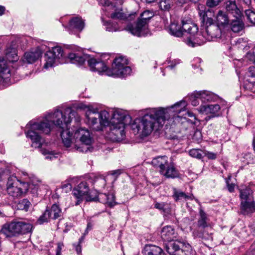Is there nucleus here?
<instances>
[{"label":"nucleus","instance_id":"9b49d317","mask_svg":"<svg viewBox=\"0 0 255 255\" xmlns=\"http://www.w3.org/2000/svg\"><path fill=\"white\" fill-rule=\"evenodd\" d=\"M63 53L62 49L60 46L54 47L51 50L47 51L44 55L46 63L44 65V68L47 69L52 67L56 60H59L63 56Z\"/></svg>","mask_w":255,"mask_h":255},{"label":"nucleus","instance_id":"2eb2a0df","mask_svg":"<svg viewBox=\"0 0 255 255\" xmlns=\"http://www.w3.org/2000/svg\"><path fill=\"white\" fill-rule=\"evenodd\" d=\"M166 178L175 179L180 177V173L173 163H168L160 173Z\"/></svg>","mask_w":255,"mask_h":255},{"label":"nucleus","instance_id":"f257e3e1","mask_svg":"<svg viewBox=\"0 0 255 255\" xmlns=\"http://www.w3.org/2000/svg\"><path fill=\"white\" fill-rule=\"evenodd\" d=\"M76 115V112L69 107L65 109L64 113L61 110L56 109L50 116L51 119L50 121L46 120L40 123L30 121L29 123L30 129L25 133L26 135L32 141V146L40 148L42 145L43 140L35 130L47 134L50 133L52 127L54 125L59 128L61 137L64 146L69 147L71 146L73 133H71L68 128V125L71 123L72 118L75 117Z\"/></svg>","mask_w":255,"mask_h":255},{"label":"nucleus","instance_id":"1a4fd4ad","mask_svg":"<svg viewBox=\"0 0 255 255\" xmlns=\"http://www.w3.org/2000/svg\"><path fill=\"white\" fill-rule=\"evenodd\" d=\"M73 136L76 139H79L82 143L81 146L75 145L77 151L81 152H86L90 150L91 148L90 146L93 141V138L88 129L82 128H79L75 131Z\"/></svg>","mask_w":255,"mask_h":255},{"label":"nucleus","instance_id":"b1692460","mask_svg":"<svg viewBox=\"0 0 255 255\" xmlns=\"http://www.w3.org/2000/svg\"><path fill=\"white\" fill-rule=\"evenodd\" d=\"M230 20L226 12L220 10L216 16V24L220 27H225L229 24Z\"/></svg>","mask_w":255,"mask_h":255},{"label":"nucleus","instance_id":"4d7b16f0","mask_svg":"<svg viewBox=\"0 0 255 255\" xmlns=\"http://www.w3.org/2000/svg\"><path fill=\"white\" fill-rule=\"evenodd\" d=\"M194 62L195 63H193L192 64V66L194 67V68H198L200 67V65H199L198 66L195 65L196 63H201V59L200 58H195L194 59Z\"/></svg>","mask_w":255,"mask_h":255},{"label":"nucleus","instance_id":"f3484780","mask_svg":"<svg viewBox=\"0 0 255 255\" xmlns=\"http://www.w3.org/2000/svg\"><path fill=\"white\" fill-rule=\"evenodd\" d=\"M220 106L218 104L202 105L200 107L199 111L206 115L211 114L212 117H216L220 115Z\"/></svg>","mask_w":255,"mask_h":255},{"label":"nucleus","instance_id":"c756f323","mask_svg":"<svg viewBox=\"0 0 255 255\" xmlns=\"http://www.w3.org/2000/svg\"><path fill=\"white\" fill-rule=\"evenodd\" d=\"M168 30L171 35L179 37L183 36L181 24H179L175 22L171 23L169 26Z\"/></svg>","mask_w":255,"mask_h":255},{"label":"nucleus","instance_id":"c9c22d12","mask_svg":"<svg viewBox=\"0 0 255 255\" xmlns=\"http://www.w3.org/2000/svg\"><path fill=\"white\" fill-rule=\"evenodd\" d=\"M100 197H103V198H105V202L108 205L109 207H112L116 204V202H115L116 197L114 194H100Z\"/></svg>","mask_w":255,"mask_h":255},{"label":"nucleus","instance_id":"72a5a7b5","mask_svg":"<svg viewBox=\"0 0 255 255\" xmlns=\"http://www.w3.org/2000/svg\"><path fill=\"white\" fill-rule=\"evenodd\" d=\"M6 57L11 62L17 61L18 59L16 49L14 48H7L5 52Z\"/></svg>","mask_w":255,"mask_h":255},{"label":"nucleus","instance_id":"5fc2aeb1","mask_svg":"<svg viewBox=\"0 0 255 255\" xmlns=\"http://www.w3.org/2000/svg\"><path fill=\"white\" fill-rule=\"evenodd\" d=\"M29 187H28V189L29 188L31 189V192H32L33 194H35L37 192L38 190V187L36 185H34L33 184H29Z\"/></svg>","mask_w":255,"mask_h":255},{"label":"nucleus","instance_id":"20e7f679","mask_svg":"<svg viewBox=\"0 0 255 255\" xmlns=\"http://www.w3.org/2000/svg\"><path fill=\"white\" fill-rule=\"evenodd\" d=\"M86 117L93 128L96 131L102 130L103 127L109 126V124L115 125L124 123L126 125L128 121L130 123L131 120L129 115L120 110L113 113L110 121L109 113L105 110L100 112L90 110L86 113Z\"/></svg>","mask_w":255,"mask_h":255},{"label":"nucleus","instance_id":"69168bd1","mask_svg":"<svg viewBox=\"0 0 255 255\" xmlns=\"http://www.w3.org/2000/svg\"><path fill=\"white\" fill-rule=\"evenodd\" d=\"M67 187H69V188H71V185L70 183H67L63 184L61 185V188L62 189L67 188Z\"/></svg>","mask_w":255,"mask_h":255},{"label":"nucleus","instance_id":"bf43d9fd","mask_svg":"<svg viewBox=\"0 0 255 255\" xmlns=\"http://www.w3.org/2000/svg\"><path fill=\"white\" fill-rule=\"evenodd\" d=\"M122 173V170L121 169H117L111 171V174L113 176H118Z\"/></svg>","mask_w":255,"mask_h":255},{"label":"nucleus","instance_id":"39448f33","mask_svg":"<svg viewBox=\"0 0 255 255\" xmlns=\"http://www.w3.org/2000/svg\"><path fill=\"white\" fill-rule=\"evenodd\" d=\"M31 224L21 221H12L2 225L0 231L6 237H13L30 233L33 229Z\"/></svg>","mask_w":255,"mask_h":255},{"label":"nucleus","instance_id":"4c0bfd02","mask_svg":"<svg viewBox=\"0 0 255 255\" xmlns=\"http://www.w3.org/2000/svg\"><path fill=\"white\" fill-rule=\"evenodd\" d=\"M154 207L155 209L163 212L165 214H169L170 212V209L168 204L165 202H155Z\"/></svg>","mask_w":255,"mask_h":255},{"label":"nucleus","instance_id":"58836bf2","mask_svg":"<svg viewBox=\"0 0 255 255\" xmlns=\"http://www.w3.org/2000/svg\"><path fill=\"white\" fill-rule=\"evenodd\" d=\"M158 5L162 10L169 11L173 6V1L172 0H160Z\"/></svg>","mask_w":255,"mask_h":255},{"label":"nucleus","instance_id":"0eeeda50","mask_svg":"<svg viewBox=\"0 0 255 255\" xmlns=\"http://www.w3.org/2000/svg\"><path fill=\"white\" fill-rule=\"evenodd\" d=\"M29 186L28 182H21L16 176H12L8 178L6 191L9 196L16 199L25 194L28 192Z\"/></svg>","mask_w":255,"mask_h":255},{"label":"nucleus","instance_id":"a18cd8bd","mask_svg":"<svg viewBox=\"0 0 255 255\" xmlns=\"http://www.w3.org/2000/svg\"><path fill=\"white\" fill-rule=\"evenodd\" d=\"M202 150L198 149H192L189 151V154L191 156L200 159L203 158Z\"/></svg>","mask_w":255,"mask_h":255},{"label":"nucleus","instance_id":"0e129e2a","mask_svg":"<svg viewBox=\"0 0 255 255\" xmlns=\"http://www.w3.org/2000/svg\"><path fill=\"white\" fill-rule=\"evenodd\" d=\"M5 10V7L2 5H0V15H3L4 13Z\"/></svg>","mask_w":255,"mask_h":255},{"label":"nucleus","instance_id":"9d476101","mask_svg":"<svg viewBox=\"0 0 255 255\" xmlns=\"http://www.w3.org/2000/svg\"><path fill=\"white\" fill-rule=\"evenodd\" d=\"M124 29L132 35L137 37L145 36L149 32L148 27L145 22H142L138 18L136 21L132 23H128Z\"/></svg>","mask_w":255,"mask_h":255},{"label":"nucleus","instance_id":"c85d7f7f","mask_svg":"<svg viewBox=\"0 0 255 255\" xmlns=\"http://www.w3.org/2000/svg\"><path fill=\"white\" fill-rule=\"evenodd\" d=\"M172 190V197L175 202H178L183 199L185 200L192 199V195H187L184 192L178 190L176 188H173Z\"/></svg>","mask_w":255,"mask_h":255},{"label":"nucleus","instance_id":"09e8293b","mask_svg":"<svg viewBox=\"0 0 255 255\" xmlns=\"http://www.w3.org/2000/svg\"><path fill=\"white\" fill-rule=\"evenodd\" d=\"M204 155L209 159L214 160L217 158V154L214 152L205 151L204 152Z\"/></svg>","mask_w":255,"mask_h":255},{"label":"nucleus","instance_id":"e433bc0d","mask_svg":"<svg viewBox=\"0 0 255 255\" xmlns=\"http://www.w3.org/2000/svg\"><path fill=\"white\" fill-rule=\"evenodd\" d=\"M99 193L96 190H89V193L86 196L84 199L86 202L99 201Z\"/></svg>","mask_w":255,"mask_h":255},{"label":"nucleus","instance_id":"dca6fc26","mask_svg":"<svg viewBox=\"0 0 255 255\" xmlns=\"http://www.w3.org/2000/svg\"><path fill=\"white\" fill-rule=\"evenodd\" d=\"M178 234L171 226L164 227L161 232V237L164 241L170 242L177 240Z\"/></svg>","mask_w":255,"mask_h":255},{"label":"nucleus","instance_id":"13d9d810","mask_svg":"<svg viewBox=\"0 0 255 255\" xmlns=\"http://www.w3.org/2000/svg\"><path fill=\"white\" fill-rule=\"evenodd\" d=\"M199 0H177V1L181 4H184L187 3L189 1H191L193 3H196Z\"/></svg>","mask_w":255,"mask_h":255},{"label":"nucleus","instance_id":"8fccbe9b","mask_svg":"<svg viewBox=\"0 0 255 255\" xmlns=\"http://www.w3.org/2000/svg\"><path fill=\"white\" fill-rule=\"evenodd\" d=\"M247 230L246 227L242 228L241 231L239 232V237L246 239L249 236V234L247 233Z\"/></svg>","mask_w":255,"mask_h":255},{"label":"nucleus","instance_id":"de8ad7c7","mask_svg":"<svg viewBox=\"0 0 255 255\" xmlns=\"http://www.w3.org/2000/svg\"><path fill=\"white\" fill-rule=\"evenodd\" d=\"M223 0H207L206 4L208 7H213L218 5Z\"/></svg>","mask_w":255,"mask_h":255},{"label":"nucleus","instance_id":"49530a36","mask_svg":"<svg viewBox=\"0 0 255 255\" xmlns=\"http://www.w3.org/2000/svg\"><path fill=\"white\" fill-rule=\"evenodd\" d=\"M245 13L250 21L255 24V12L249 9L246 10Z\"/></svg>","mask_w":255,"mask_h":255},{"label":"nucleus","instance_id":"6e6d98bb","mask_svg":"<svg viewBox=\"0 0 255 255\" xmlns=\"http://www.w3.org/2000/svg\"><path fill=\"white\" fill-rule=\"evenodd\" d=\"M181 105H183V108H184L185 107V106H186L185 102L184 101H181L180 102H177V103H176L173 106H172L170 108L171 109H173L174 108L178 107Z\"/></svg>","mask_w":255,"mask_h":255},{"label":"nucleus","instance_id":"412c9836","mask_svg":"<svg viewBox=\"0 0 255 255\" xmlns=\"http://www.w3.org/2000/svg\"><path fill=\"white\" fill-rule=\"evenodd\" d=\"M195 99L192 101V105L196 106L199 104L198 100L203 102L210 101L211 100V94L206 91H200L194 93Z\"/></svg>","mask_w":255,"mask_h":255},{"label":"nucleus","instance_id":"3c124183","mask_svg":"<svg viewBox=\"0 0 255 255\" xmlns=\"http://www.w3.org/2000/svg\"><path fill=\"white\" fill-rule=\"evenodd\" d=\"M230 179V177H229L228 179L226 180V184L228 191L232 193L234 191L235 185L234 184H230L229 180Z\"/></svg>","mask_w":255,"mask_h":255},{"label":"nucleus","instance_id":"473e14b6","mask_svg":"<svg viewBox=\"0 0 255 255\" xmlns=\"http://www.w3.org/2000/svg\"><path fill=\"white\" fill-rule=\"evenodd\" d=\"M240 197L241 199V202L249 201L253 200L252 190L249 188H245L240 190Z\"/></svg>","mask_w":255,"mask_h":255},{"label":"nucleus","instance_id":"2f4dec72","mask_svg":"<svg viewBox=\"0 0 255 255\" xmlns=\"http://www.w3.org/2000/svg\"><path fill=\"white\" fill-rule=\"evenodd\" d=\"M69 25L71 28L81 31L84 27V22L81 17H74L70 20Z\"/></svg>","mask_w":255,"mask_h":255},{"label":"nucleus","instance_id":"bb28decb","mask_svg":"<svg viewBox=\"0 0 255 255\" xmlns=\"http://www.w3.org/2000/svg\"><path fill=\"white\" fill-rule=\"evenodd\" d=\"M241 210L244 215H248L255 212V201L252 200L247 202H241Z\"/></svg>","mask_w":255,"mask_h":255},{"label":"nucleus","instance_id":"6ab92c4d","mask_svg":"<svg viewBox=\"0 0 255 255\" xmlns=\"http://www.w3.org/2000/svg\"><path fill=\"white\" fill-rule=\"evenodd\" d=\"M225 4L227 11L233 14L234 17L239 18L242 16V13L237 7L235 0H228Z\"/></svg>","mask_w":255,"mask_h":255},{"label":"nucleus","instance_id":"774afa93","mask_svg":"<svg viewBox=\"0 0 255 255\" xmlns=\"http://www.w3.org/2000/svg\"><path fill=\"white\" fill-rule=\"evenodd\" d=\"M252 145H253V150L255 152V135H254V138H253Z\"/></svg>","mask_w":255,"mask_h":255},{"label":"nucleus","instance_id":"7ed1b4c3","mask_svg":"<svg viewBox=\"0 0 255 255\" xmlns=\"http://www.w3.org/2000/svg\"><path fill=\"white\" fill-rule=\"evenodd\" d=\"M167 113V109H153L141 118L136 119L131 125V128L134 132L141 131L142 135L146 136L153 130L155 124L158 127L164 125L165 121L169 118Z\"/></svg>","mask_w":255,"mask_h":255},{"label":"nucleus","instance_id":"a19ab883","mask_svg":"<svg viewBox=\"0 0 255 255\" xmlns=\"http://www.w3.org/2000/svg\"><path fill=\"white\" fill-rule=\"evenodd\" d=\"M41 151L42 154L45 156L46 159L52 160L54 158L57 157L58 153H55L53 151H50L45 148H42Z\"/></svg>","mask_w":255,"mask_h":255},{"label":"nucleus","instance_id":"79ce46f5","mask_svg":"<svg viewBox=\"0 0 255 255\" xmlns=\"http://www.w3.org/2000/svg\"><path fill=\"white\" fill-rule=\"evenodd\" d=\"M182 253L181 255H193L194 252L191 246L188 243L184 242V247L181 248Z\"/></svg>","mask_w":255,"mask_h":255},{"label":"nucleus","instance_id":"a878e982","mask_svg":"<svg viewBox=\"0 0 255 255\" xmlns=\"http://www.w3.org/2000/svg\"><path fill=\"white\" fill-rule=\"evenodd\" d=\"M143 253L145 255H164L163 250L158 246L153 245H146Z\"/></svg>","mask_w":255,"mask_h":255},{"label":"nucleus","instance_id":"423d86ee","mask_svg":"<svg viewBox=\"0 0 255 255\" xmlns=\"http://www.w3.org/2000/svg\"><path fill=\"white\" fill-rule=\"evenodd\" d=\"M208 16V12H206L201 18V21L205 25L206 28L201 34H199L200 38L198 40L200 41L203 40V43L206 40L212 41L221 36L220 26L215 23L214 19Z\"/></svg>","mask_w":255,"mask_h":255},{"label":"nucleus","instance_id":"7c9ffc66","mask_svg":"<svg viewBox=\"0 0 255 255\" xmlns=\"http://www.w3.org/2000/svg\"><path fill=\"white\" fill-rule=\"evenodd\" d=\"M241 17L242 16L239 18L235 17V19L231 20V28L234 32H240L244 27V24L241 19Z\"/></svg>","mask_w":255,"mask_h":255},{"label":"nucleus","instance_id":"ea45409f","mask_svg":"<svg viewBox=\"0 0 255 255\" xmlns=\"http://www.w3.org/2000/svg\"><path fill=\"white\" fill-rule=\"evenodd\" d=\"M30 204V202L27 199H24L19 201L17 203V208L18 210H25L27 211Z\"/></svg>","mask_w":255,"mask_h":255},{"label":"nucleus","instance_id":"393cba45","mask_svg":"<svg viewBox=\"0 0 255 255\" xmlns=\"http://www.w3.org/2000/svg\"><path fill=\"white\" fill-rule=\"evenodd\" d=\"M168 162V157L166 156H163L153 158L151 164L154 167L159 169L158 171L160 173Z\"/></svg>","mask_w":255,"mask_h":255},{"label":"nucleus","instance_id":"864d4df0","mask_svg":"<svg viewBox=\"0 0 255 255\" xmlns=\"http://www.w3.org/2000/svg\"><path fill=\"white\" fill-rule=\"evenodd\" d=\"M183 116H187L188 117L193 118L194 120H196V117L194 114L190 111H185V114H183Z\"/></svg>","mask_w":255,"mask_h":255},{"label":"nucleus","instance_id":"5701e85b","mask_svg":"<svg viewBox=\"0 0 255 255\" xmlns=\"http://www.w3.org/2000/svg\"><path fill=\"white\" fill-rule=\"evenodd\" d=\"M136 16L137 13L136 12L127 14L121 11H116L111 14V17L113 19L126 20L127 21L133 20Z\"/></svg>","mask_w":255,"mask_h":255},{"label":"nucleus","instance_id":"a211bd4d","mask_svg":"<svg viewBox=\"0 0 255 255\" xmlns=\"http://www.w3.org/2000/svg\"><path fill=\"white\" fill-rule=\"evenodd\" d=\"M42 52L39 48L24 53L23 61L27 63L32 64L37 61L41 56Z\"/></svg>","mask_w":255,"mask_h":255},{"label":"nucleus","instance_id":"338daca9","mask_svg":"<svg viewBox=\"0 0 255 255\" xmlns=\"http://www.w3.org/2000/svg\"><path fill=\"white\" fill-rule=\"evenodd\" d=\"M85 234H83L81 237L79 239L78 243L81 244L84 241L85 239Z\"/></svg>","mask_w":255,"mask_h":255},{"label":"nucleus","instance_id":"052dcab7","mask_svg":"<svg viewBox=\"0 0 255 255\" xmlns=\"http://www.w3.org/2000/svg\"><path fill=\"white\" fill-rule=\"evenodd\" d=\"M75 248L77 254H79L81 253L82 247L81 246V244L78 243L77 245L75 246Z\"/></svg>","mask_w":255,"mask_h":255},{"label":"nucleus","instance_id":"f8f14e48","mask_svg":"<svg viewBox=\"0 0 255 255\" xmlns=\"http://www.w3.org/2000/svg\"><path fill=\"white\" fill-rule=\"evenodd\" d=\"M89 192V185L86 181L80 182L72 190V194L77 200L75 205H78L81 203Z\"/></svg>","mask_w":255,"mask_h":255},{"label":"nucleus","instance_id":"603ef678","mask_svg":"<svg viewBox=\"0 0 255 255\" xmlns=\"http://www.w3.org/2000/svg\"><path fill=\"white\" fill-rule=\"evenodd\" d=\"M249 76L251 77H255V67L250 66L248 69Z\"/></svg>","mask_w":255,"mask_h":255},{"label":"nucleus","instance_id":"aec40b11","mask_svg":"<svg viewBox=\"0 0 255 255\" xmlns=\"http://www.w3.org/2000/svg\"><path fill=\"white\" fill-rule=\"evenodd\" d=\"M209 219L203 209L200 207L199 209V218L197 221V229H206L211 227L209 223Z\"/></svg>","mask_w":255,"mask_h":255},{"label":"nucleus","instance_id":"f03ea898","mask_svg":"<svg viewBox=\"0 0 255 255\" xmlns=\"http://www.w3.org/2000/svg\"><path fill=\"white\" fill-rule=\"evenodd\" d=\"M70 62L77 65H82L87 60L89 66L93 71L109 76L124 77L130 74L131 69L128 64V60L124 57L116 58L111 69L101 59L91 58L89 55L81 53H70L68 56Z\"/></svg>","mask_w":255,"mask_h":255},{"label":"nucleus","instance_id":"4be33fe9","mask_svg":"<svg viewBox=\"0 0 255 255\" xmlns=\"http://www.w3.org/2000/svg\"><path fill=\"white\" fill-rule=\"evenodd\" d=\"M213 229L212 227L206 229H197L194 232L196 236L205 240L213 239Z\"/></svg>","mask_w":255,"mask_h":255},{"label":"nucleus","instance_id":"680f3d73","mask_svg":"<svg viewBox=\"0 0 255 255\" xmlns=\"http://www.w3.org/2000/svg\"><path fill=\"white\" fill-rule=\"evenodd\" d=\"M99 2L103 5H109L110 3L109 0H100Z\"/></svg>","mask_w":255,"mask_h":255},{"label":"nucleus","instance_id":"6e6552de","mask_svg":"<svg viewBox=\"0 0 255 255\" xmlns=\"http://www.w3.org/2000/svg\"><path fill=\"white\" fill-rule=\"evenodd\" d=\"M181 30L183 35H189L188 36L187 44L194 47L196 45H201L203 44V40L200 41L198 40L200 38L199 36L198 27L197 25L191 21L183 20L181 22Z\"/></svg>","mask_w":255,"mask_h":255},{"label":"nucleus","instance_id":"e2e57ef3","mask_svg":"<svg viewBox=\"0 0 255 255\" xmlns=\"http://www.w3.org/2000/svg\"><path fill=\"white\" fill-rule=\"evenodd\" d=\"M249 255H255V244L251 246Z\"/></svg>","mask_w":255,"mask_h":255},{"label":"nucleus","instance_id":"f704fd0d","mask_svg":"<svg viewBox=\"0 0 255 255\" xmlns=\"http://www.w3.org/2000/svg\"><path fill=\"white\" fill-rule=\"evenodd\" d=\"M153 16V14L152 12L149 10H145L140 13V16L137 18L142 22H145V25L148 27V22Z\"/></svg>","mask_w":255,"mask_h":255},{"label":"nucleus","instance_id":"37998d69","mask_svg":"<svg viewBox=\"0 0 255 255\" xmlns=\"http://www.w3.org/2000/svg\"><path fill=\"white\" fill-rule=\"evenodd\" d=\"M48 213V208H46L44 212L41 215L37 220V223L39 224H43L44 223H47L50 219Z\"/></svg>","mask_w":255,"mask_h":255},{"label":"nucleus","instance_id":"c03bdc74","mask_svg":"<svg viewBox=\"0 0 255 255\" xmlns=\"http://www.w3.org/2000/svg\"><path fill=\"white\" fill-rule=\"evenodd\" d=\"M120 28L116 22H107L106 30L109 32H113L119 30Z\"/></svg>","mask_w":255,"mask_h":255},{"label":"nucleus","instance_id":"4468645a","mask_svg":"<svg viewBox=\"0 0 255 255\" xmlns=\"http://www.w3.org/2000/svg\"><path fill=\"white\" fill-rule=\"evenodd\" d=\"M110 128V134L115 135V138L117 140L123 139L125 136V125L124 123H120L119 124H110L109 125Z\"/></svg>","mask_w":255,"mask_h":255},{"label":"nucleus","instance_id":"cd10ccee","mask_svg":"<svg viewBox=\"0 0 255 255\" xmlns=\"http://www.w3.org/2000/svg\"><path fill=\"white\" fill-rule=\"evenodd\" d=\"M48 213L52 220L57 219L63 215L61 208L56 204H53L50 208H48Z\"/></svg>","mask_w":255,"mask_h":255},{"label":"nucleus","instance_id":"ddd939ff","mask_svg":"<svg viewBox=\"0 0 255 255\" xmlns=\"http://www.w3.org/2000/svg\"><path fill=\"white\" fill-rule=\"evenodd\" d=\"M184 246L183 241L177 239L166 245V251L170 255H181V248Z\"/></svg>","mask_w":255,"mask_h":255}]
</instances>
